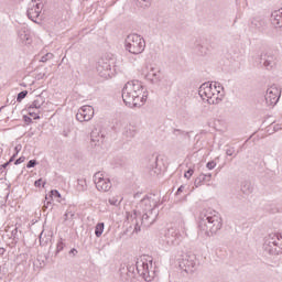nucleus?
Segmentation results:
<instances>
[{"label": "nucleus", "instance_id": "nucleus-42", "mask_svg": "<svg viewBox=\"0 0 282 282\" xmlns=\"http://www.w3.org/2000/svg\"><path fill=\"white\" fill-rule=\"evenodd\" d=\"M6 175H8V171L0 167V180H6Z\"/></svg>", "mask_w": 282, "mask_h": 282}, {"label": "nucleus", "instance_id": "nucleus-4", "mask_svg": "<svg viewBox=\"0 0 282 282\" xmlns=\"http://www.w3.org/2000/svg\"><path fill=\"white\" fill-rule=\"evenodd\" d=\"M198 228L205 232L206 237H213L221 230V216L213 209H203L198 216Z\"/></svg>", "mask_w": 282, "mask_h": 282}, {"label": "nucleus", "instance_id": "nucleus-62", "mask_svg": "<svg viewBox=\"0 0 282 282\" xmlns=\"http://www.w3.org/2000/svg\"><path fill=\"white\" fill-rule=\"evenodd\" d=\"M29 115H30V116H34V113H33V112H29Z\"/></svg>", "mask_w": 282, "mask_h": 282}, {"label": "nucleus", "instance_id": "nucleus-49", "mask_svg": "<svg viewBox=\"0 0 282 282\" xmlns=\"http://www.w3.org/2000/svg\"><path fill=\"white\" fill-rule=\"evenodd\" d=\"M194 186H196V188H199V186H202V181L199 178H196L194 182Z\"/></svg>", "mask_w": 282, "mask_h": 282}, {"label": "nucleus", "instance_id": "nucleus-38", "mask_svg": "<svg viewBox=\"0 0 282 282\" xmlns=\"http://www.w3.org/2000/svg\"><path fill=\"white\" fill-rule=\"evenodd\" d=\"M215 166H217V163L215 161H209L207 162L206 164V167L209 170V171H213V169H215Z\"/></svg>", "mask_w": 282, "mask_h": 282}, {"label": "nucleus", "instance_id": "nucleus-57", "mask_svg": "<svg viewBox=\"0 0 282 282\" xmlns=\"http://www.w3.org/2000/svg\"><path fill=\"white\" fill-rule=\"evenodd\" d=\"M14 160H15L14 156H11V158L9 159V161H8L9 164H12V162H14Z\"/></svg>", "mask_w": 282, "mask_h": 282}, {"label": "nucleus", "instance_id": "nucleus-5", "mask_svg": "<svg viewBox=\"0 0 282 282\" xmlns=\"http://www.w3.org/2000/svg\"><path fill=\"white\" fill-rule=\"evenodd\" d=\"M124 47L126 51L130 54L138 55L144 52V48L147 47V42L144 41V37H142L140 34L132 33L126 37Z\"/></svg>", "mask_w": 282, "mask_h": 282}, {"label": "nucleus", "instance_id": "nucleus-25", "mask_svg": "<svg viewBox=\"0 0 282 282\" xmlns=\"http://www.w3.org/2000/svg\"><path fill=\"white\" fill-rule=\"evenodd\" d=\"M77 191H79L80 193L87 191V180L79 178L77 181Z\"/></svg>", "mask_w": 282, "mask_h": 282}, {"label": "nucleus", "instance_id": "nucleus-18", "mask_svg": "<svg viewBox=\"0 0 282 282\" xmlns=\"http://www.w3.org/2000/svg\"><path fill=\"white\" fill-rule=\"evenodd\" d=\"M271 23L273 28H282V9L272 12Z\"/></svg>", "mask_w": 282, "mask_h": 282}, {"label": "nucleus", "instance_id": "nucleus-26", "mask_svg": "<svg viewBox=\"0 0 282 282\" xmlns=\"http://www.w3.org/2000/svg\"><path fill=\"white\" fill-rule=\"evenodd\" d=\"M251 25H253V28H257V30H261V28L265 25V22L259 18H256L252 20Z\"/></svg>", "mask_w": 282, "mask_h": 282}, {"label": "nucleus", "instance_id": "nucleus-29", "mask_svg": "<svg viewBox=\"0 0 282 282\" xmlns=\"http://www.w3.org/2000/svg\"><path fill=\"white\" fill-rule=\"evenodd\" d=\"M124 135L126 138H135V129L126 128Z\"/></svg>", "mask_w": 282, "mask_h": 282}, {"label": "nucleus", "instance_id": "nucleus-43", "mask_svg": "<svg viewBox=\"0 0 282 282\" xmlns=\"http://www.w3.org/2000/svg\"><path fill=\"white\" fill-rule=\"evenodd\" d=\"M234 154H235V148H228V149L226 150V155L231 156V155H234Z\"/></svg>", "mask_w": 282, "mask_h": 282}, {"label": "nucleus", "instance_id": "nucleus-50", "mask_svg": "<svg viewBox=\"0 0 282 282\" xmlns=\"http://www.w3.org/2000/svg\"><path fill=\"white\" fill-rule=\"evenodd\" d=\"M8 166H10L9 161H7L4 164L0 165V169H2V171H6V169H8Z\"/></svg>", "mask_w": 282, "mask_h": 282}, {"label": "nucleus", "instance_id": "nucleus-8", "mask_svg": "<svg viewBox=\"0 0 282 282\" xmlns=\"http://www.w3.org/2000/svg\"><path fill=\"white\" fill-rule=\"evenodd\" d=\"M182 239L184 236L176 228H170L165 231L164 241L167 246H180Z\"/></svg>", "mask_w": 282, "mask_h": 282}, {"label": "nucleus", "instance_id": "nucleus-39", "mask_svg": "<svg viewBox=\"0 0 282 282\" xmlns=\"http://www.w3.org/2000/svg\"><path fill=\"white\" fill-rule=\"evenodd\" d=\"M193 169H189L185 172L184 177H186V180H191V177H193Z\"/></svg>", "mask_w": 282, "mask_h": 282}, {"label": "nucleus", "instance_id": "nucleus-23", "mask_svg": "<svg viewBox=\"0 0 282 282\" xmlns=\"http://www.w3.org/2000/svg\"><path fill=\"white\" fill-rule=\"evenodd\" d=\"M195 52L198 54V56H206L208 48H206L202 43L196 42L195 44Z\"/></svg>", "mask_w": 282, "mask_h": 282}, {"label": "nucleus", "instance_id": "nucleus-3", "mask_svg": "<svg viewBox=\"0 0 282 282\" xmlns=\"http://www.w3.org/2000/svg\"><path fill=\"white\" fill-rule=\"evenodd\" d=\"M121 96L126 107H130V109L142 107L147 102L144 87L139 80L128 82L122 88Z\"/></svg>", "mask_w": 282, "mask_h": 282}, {"label": "nucleus", "instance_id": "nucleus-63", "mask_svg": "<svg viewBox=\"0 0 282 282\" xmlns=\"http://www.w3.org/2000/svg\"><path fill=\"white\" fill-rule=\"evenodd\" d=\"M14 232H17V229H14V230L12 231V235H14Z\"/></svg>", "mask_w": 282, "mask_h": 282}, {"label": "nucleus", "instance_id": "nucleus-19", "mask_svg": "<svg viewBox=\"0 0 282 282\" xmlns=\"http://www.w3.org/2000/svg\"><path fill=\"white\" fill-rule=\"evenodd\" d=\"M97 191H102L104 193H108L111 191V181L109 178H104L96 183Z\"/></svg>", "mask_w": 282, "mask_h": 282}, {"label": "nucleus", "instance_id": "nucleus-61", "mask_svg": "<svg viewBox=\"0 0 282 282\" xmlns=\"http://www.w3.org/2000/svg\"><path fill=\"white\" fill-rule=\"evenodd\" d=\"M134 197H135V198H137V197H140V194H135Z\"/></svg>", "mask_w": 282, "mask_h": 282}, {"label": "nucleus", "instance_id": "nucleus-1", "mask_svg": "<svg viewBox=\"0 0 282 282\" xmlns=\"http://www.w3.org/2000/svg\"><path fill=\"white\" fill-rule=\"evenodd\" d=\"M156 206L158 204L149 196H144L141 199L138 209H134L133 215L130 216L134 232H140L142 226L143 228H149L155 224L158 215H160V212L155 208Z\"/></svg>", "mask_w": 282, "mask_h": 282}, {"label": "nucleus", "instance_id": "nucleus-17", "mask_svg": "<svg viewBox=\"0 0 282 282\" xmlns=\"http://www.w3.org/2000/svg\"><path fill=\"white\" fill-rule=\"evenodd\" d=\"M97 72L101 78H107V76H111V65L107 62H99Z\"/></svg>", "mask_w": 282, "mask_h": 282}, {"label": "nucleus", "instance_id": "nucleus-7", "mask_svg": "<svg viewBox=\"0 0 282 282\" xmlns=\"http://www.w3.org/2000/svg\"><path fill=\"white\" fill-rule=\"evenodd\" d=\"M198 94L203 100L207 98L208 105H217L219 102V97L216 96L215 90L213 88V84L204 83L199 87Z\"/></svg>", "mask_w": 282, "mask_h": 282}, {"label": "nucleus", "instance_id": "nucleus-16", "mask_svg": "<svg viewBox=\"0 0 282 282\" xmlns=\"http://www.w3.org/2000/svg\"><path fill=\"white\" fill-rule=\"evenodd\" d=\"M18 36L21 43H25V45H30V43H32V34L30 32V29H28V26H22L18 31Z\"/></svg>", "mask_w": 282, "mask_h": 282}, {"label": "nucleus", "instance_id": "nucleus-60", "mask_svg": "<svg viewBox=\"0 0 282 282\" xmlns=\"http://www.w3.org/2000/svg\"><path fill=\"white\" fill-rule=\"evenodd\" d=\"M45 184H46V182H44V183L42 184L43 188H45Z\"/></svg>", "mask_w": 282, "mask_h": 282}, {"label": "nucleus", "instance_id": "nucleus-37", "mask_svg": "<svg viewBox=\"0 0 282 282\" xmlns=\"http://www.w3.org/2000/svg\"><path fill=\"white\" fill-rule=\"evenodd\" d=\"M39 162L36 160H30L26 164V169H34Z\"/></svg>", "mask_w": 282, "mask_h": 282}, {"label": "nucleus", "instance_id": "nucleus-46", "mask_svg": "<svg viewBox=\"0 0 282 282\" xmlns=\"http://www.w3.org/2000/svg\"><path fill=\"white\" fill-rule=\"evenodd\" d=\"M23 121L25 122V124H31L32 122V118L28 117L26 115L23 116Z\"/></svg>", "mask_w": 282, "mask_h": 282}, {"label": "nucleus", "instance_id": "nucleus-53", "mask_svg": "<svg viewBox=\"0 0 282 282\" xmlns=\"http://www.w3.org/2000/svg\"><path fill=\"white\" fill-rule=\"evenodd\" d=\"M205 176H206V182H210V177H213V174H205Z\"/></svg>", "mask_w": 282, "mask_h": 282}, {"label": "nucleus", "instance_id": "nucleus-59", "mask_svg": "<svg viewBox=\"0 0 282 282\" xmlns=\"http://www.w3.org/2000/svg\"><path fill=\"white\" fill-rule=\"evenodd\" d=\"M17 155H19V153L15 152L12 156H14V159H17Z\"/></svg>", "mask_w": 282, "mask_h": 282}, {"label": "nucleus", "instance_id": "nucleus-11", "mask_svg": "<svg viewBox=\"0 0 282 282\" xmlns=\"http://www.w3.org/2000/svg\"><path fill=\"white\" fill-rule=\"evenodd\" d=\"M94 118V108L91 106H83L76 113L78 122H89Z\"/></svg>", "mask_w": 282, "mask_h": 282}, {"label": "nucleus", "instance_id": "nucleus-48", "mask_svg": "<svg viewBox=\"0 0 282 282\" xmlns=\"http://www.w3.org/2000/svg\"><path fill=\"white\" fill-rule=\"evenodd\" d=\"M206 174H200L197 178L200 181V183L206 182Z\"/></svg>", "mask_w": 282, "mask_h": 282}, {"label": "nucleus", "instance_id": "nucleus-2", "mask_svg": "<svg viewBox=\"0 0 282 282\" xmlns=\"http://www.w3.org/2000/svg\"><path fill=\"white\" fill-rule=\"evenodd\" d=\"M149 263L150 265H153V258L150 256H141L137 258L135 265H127L121 267L119 269V273L121 276V280L124 282H130L131 279H135V271L139 274V276H142L144 281L151 282L153 280V272L151 274V270H149Z\"/></svg>", "mask_w": 282, "mask_h": 282}, {"label": "nucleus", "instance_id": "nucleus-31", "mask_svg": "<svg viewBox=\"0 0 282 282\" xmlns=\"http://www.w3.org/2000/svg\"><path fill=\"white\" fill-rule=\"evenodd\" d=\"M65 248V242H63V238H61L58 241H57V247H56V252L55 254H58V252H63Z\"/></svg>", "mask_w": 282, "mask_h": 282}, {"label": "nucleus", "instance_id": "nucleus-12", "mask_svg": "<svg viewBox=\"0 0 282 282\" xmlns=\"http://www.w3.org/2000/svg\"><path fill=\"white\" fill-rule=\"evenodd\" d=\"M274 61H276V57L270 52H262L259 56V63L263 65L265 69H272V67L276 65Z\"/></svg>", "mask_w": 282, "mask_h": 282}, {"label": "nucleus", "instance_id": "nucleus-24", "mask_svg": "<svg viewBox=\"0 0 282 282\" xmlns=\"http://www.w3.org/2000/svg\"><path fill=\"white\" fill-rule=\"evenodd\" d=\"M102 232H105V223H98L95 226V236L97 238H100V237H102Z\"/></svg>", "mask_w": 282, "mask_h": 282}, {"label": "nucleus", "instance_id": "nucleus-47", "mask_svg": "<svg viewBox=\"0 0 282 282\" xmlns=\"http://www.w3.org/2000/svg\"><path fill=\"white\" fill-rule=\"evenodd\" d=\"M185 188H186V186L181 185V186L177 188L175 195H180V193H184V189H185Z\"/></svg>", "mask_w": 282, "mask_h": 282}, {"label": "nucleus", "instance_id": "nucleus-56", "mask_svg": "<svg viewBox=\"0 0 282 282\" xmlns=\"http://www.w3.org/2000/svg\"><path fill=\"white\" fill-rule=\"evenodd\" d=\"M75 253H78V251H77L76 249H72V250L69 251V254H75Z\"/></svg>", "mask_w": 282, "mask_h": 282}, {"label": "nucleus", "instance_id": "nucleus-51", "mask_svg": "<svg viewBox=\"0 0 282 282\" xmlns=\"http://www.w3.org/2000/svg\"><path fill=\"white\" fill-rule=\"evenodd\" d=\"M52 204V200H47L46 204L42 207V210H47L48 206Z\"/></svg>", "mask_w": 282, "mask_h": 282}, {"label": "nucleus", "instance_id": "nucleus-13", "mask_svg": "<svg viewBox=\"0 0 282 282\" xmlns=\"http://www.w3.org/2000/svg\"><path fill=\"white\" fill-rule=\"evenodd\" d=\"M145 80H149L152 85H158L162 80V70L160 67L150 66L145 74Z\"/></svg>", "mask_w": 282, "mask_h": 282}, {"label": "nucleus", "instance_id": "nucleus-58", "mask_svg": "<svg viewBox=\"0 0 282 282\" xmlns=\"http://www.w3.org/2000/svg\"><path fill=\"white\" fill-rule=\"evenodd\" d=\"M34 120H41V116H35Z\"/></svg>", "mask_w": 282, "mask_h": 282}, {"label": "nucleus", "instance_id": "nucleus-14", "mask_svg": "<svg viewBox=\"0 0 282 282\" xmlns=\"http://www.w3.org/2000/svg\"><path fill=\"white\" fill-rule=\"evenodd\" d=\"M158 154H152L149 158L148 169L150 171V175L152 176L160 175V173H162V169L158 164Z\"/></svg>", "mask_w": 282, "mask_h": 282}, {"label": "nucleus", "instance_id": "nucleus-40", "mask_svg": "<svg viewBox=\"0 0 282 282\" xmlns=\"http://www.w3.org/2000/svg\"><path fill=\"white\" fill-rule=\"evenodd\" d=\"M74 217V213L67 210L64 215V220L67 221V219H72Z\"/></svg>", "mask_w": 282, "mask_h": 282}, {"label": "nucleus", "instance_id": "nucleus-45", "mask_svg": "<svg viewBox=\"0 0 282 282\" xmlns=\"http://www.w3.org/2000/svg\"><path fill=\"white\" fill-rule=\"evenodd\" d=\"M108 202H109L110 206H118V199H116V198H110V199H108Z\"/></svg>", "mask_w": 282, "mask_h": 282}, {"label": "nucleus", "instance_id": "nucleus-34", "mask_svg": "<svg viewBox=\"0 0 282 282\" xmlns=\"http://www.w3.org/2000/svg\"><path fill=\"white\" fill-rule=\"evenodd\" d=\"M54 58V54L46 53L44 56L41 57V63H47V61H52Z\"/></svg>", "mask_w": 282, "mask_h": 282}, {"label": "nucleus", "instance_id": "nucleus-54", "mask_svg": "<svg viewBox=\"0 0 282 282\" xmlns=\"http://www.w3.org/2000/svg\"><path fill=\"white\" fill-rule=\"evenodd\" d=\"M6 254V248H0V256L3 257Z\"/></svg>", "mask_w": 282, "mask_h": 282}, {"label": "nucleus", "instance_id": "nucleus-30", "mask_svg": "<svg viewBox=\"0 0 282 282\" xmlns=\"http://www.w3.org/2000/svg\"><path fill=\"white\" fill-rule=\"evenodd\" d=\"M28 97V90H22L17 96V102H22Z\"/></svg>", "mask_w": 282, "mask_h": 282}, {"label": "nucleus", "instance_id": "nucleus-41", "mask_svg": "<svg viewBox=\"0 0 282 282\" xmlns=\"http://www.w3.org/2000/svg\"><path fill=\"white\" fill-rule=\"evenodd\" d=\"M25 162V156H20L14 161L15 166H19V164H23Z\"/></svg>", "mask_w": 282, "mask_h": 282}, {"label": "nucleus", "instance_id": "nucleus-35", "mask_svg": "<svg viewBox=\"0 0 282 282\" xmlns=\"http://www.w3.org/2000/svg\"><path fill=\"white\" fill-rule=\"evenodd\" d=\"M139 6H141V8H149L151 6V0H137Z\"/></svg>", "mask_w": 282, "mask_h": 282}, {"label": "nucleus", "instance_id": "nucleus-33", "mask_svg": "<svg viewBox=\"0 0 282 282\" xmlns=\"http://www.w3.org/2000/svg\"><path fill=\"white\" fill-rule=\"evenodd\" d=\"M102 180H105V175L100 172L95 173L94 175V182L95 184H98V182H101Z\"/></svg>", "mask_w": 282, "mask_h": 282}, {"label": "nucleus", "instance_id": "nucleus-22", "mask_svg": "<svg viewBox=\"0 0 282 282\" xmlns=\"http://www.w3.org/2000/svg\"><path fill=\"white\" fill-rule=\"evenodd\" d=\"M44 104L45 100L43 99V97L39 96L29 107V111H32V109H41V107H43Z\"/></svg>", "mask_w": 282, "mask_h": 282}, {"label": "nucleus", "instance_id": "nucleus-15", "mask_svg": "<svg viewBox=\"0 0 282 282\" xmlns=\"http://www.w3.org/2000/svg\"><path fill=\"white\" fill-rule=\"evenodd\" d=\"M43 10V4L42 3H36L33 4L32 8H29L26 11V17H29V19L31 21L36 22L35 19H39V17H41V11Z\"/></svg>", "mask_w": 282, "mask_h": 282}, {"label": "nucleus", "instance_id": "nucleus-10", "mask_svg": "<svg viewBox=\"0 0 282 282\" xmlns=\"http://www.w3.org/2000/svg\"><path fill=\"white\" fill-rule=\"evenodd\" d=\"M281 98V88L276 85H272L267 89V94L264 96V100L269 107H274L279 99Z\"/></svg>", "mask_w": 282, "mask_h": 282}, {"label": "nucleus", "instance_id": "nucleus-9", "mask_svg": "<svg viewBox=\"0 0 282 282\" xmlns=\"http://www.w3.org/2000/svg\"><path fill=\"white\" fill-rule=\"evenodd\" d=\"M197 262H195V254H185L178 262V267L183 270V272H186V274H193Z\"/></svg>", "mask_w": 282, "mask_h": 282}, {"label": "nucleus", "instance_id": "nucleus-55", "mask_svg": "<svg viewBox=\"0 0 282 282\" xmlns=\"http://www.w3.org/2000/svg\"><path fill=\"white\" fill-rule=\"evenodd\" d=\"M14 151H15V153H19V151H21V145H17V147L14 148Z\"/></svg>", "mask_w": 282, "mask_h": 282}, {"label": "nucleus", "instance_id": "nucleus-20", "mask_svg": "<svg viewBox=\"0 0 282 282\" xmlns=\"http://www.w3.org/2000/svg\"><path fill=\"white\" fill-rule=\"evenodd\" d=\"M240 191L243 195H252L254 187H252V183H250V181H243L240 185Z\"/></svg>", "mask_w": 282, "mask_h": 282}, {"label": "nucleus", "instance_id": "nucleus-28", "mask_svg": "<svg viewBox=\"0 0 282 282\" xmlns=\"http://www.w3.org/2000/svg\"><path fill=\"white\" fill-rule=\"evenodd\" d=\"M215 91H216L217 96H219V94H221V91H224V86H221V84H219V82L214 83V93Z\"/></svg>", "mask_w": 282, "mask_h": 282}, {"label": "nucleus", "instance_id": "nucleus-27", "mask_svg": "<svg viewBox=\"0 0 282 282\" xmlns=\"http://www.w3.org/2000/svg\"><path fill=\"white\" fill-rule=\"evenodd\" d=\"M54 197H55V199L59 198L61 197V192H58L57 189H52L50 192L48 196L47 195L45 196V199H54Z\"/></svg>", "mask_w": 282, "mask_h": 282}, {"label": "nucleus", "instance_id": "nucleus-36", "mask_svg": "<svg viewBox=\"0 0 282 282\" xmlns=\"http://www.w3.org/2000/svg\"><path fill=\"white\" fill-rule=\"evenodd\" d=\"M173 135H188V132L180 129H174L173 130Z\"/></svg>", "mask_w": 282, "mask_h": 282}, {"label": "nucleus", "instance_id": "nucleus-64", "mask_svg": "<svg viewBox=\"0 0 282 282\" xmlns=\"http://www.w3.org/2000/svg\"><path fill=\"white\" fill-rule=\"evenodd\" d=\"M22 87H26L25 84H21Z\"/></svg>", "mask_w": 282, "mask_h": 282}, {"label": "nucleus", "instance_id": "nucleus-44", "mask_svg": "<svg viewBox=\"0 0 282 282\" xmlns=\"http://www.w3.org/2000/svg\"><path fill=\"white\" fill-rule=\"evenodd\" d=\"M41 184H43V178H39V180H36V181L34 182V186H35L36 188H41Z\"/></svg>", "mask_w": 282, "mask_h": 282}, {"label": "nucleus", "instance_id": "nucleus-6", "mask_svg": "<svg viewBox=\"0 0 282 282\" xmlns=\"http://www.w3.org/2000/svg\"><path fill=\"white\" fill-rule=\"evenodd\" d=\"M263 250L268 254H282V234H269L264 238Z\"/></svg>", "mask_w": 282, "mask_h": 282}, {"label": "nucleus", "instance_id": "nucleus-32", "mask_svg": "<svg viewBox=\"0 0 282 282\" xmlns=\"http://www.w3.org/2000/svg\"><path fill=\"white\" fill-rule=\"evenodd\" d=\"M50 243V237L43 236V232L40 234V246H47Z\"/></svg>", "mask_w": 282, "mask_h": 282}, {"label": "nucleus", "instance_id": "nucleus-21", "mask_svg": "<svg viewBox=\"0 0 282 282\" xmlns=\"http://www.w3.org/2000/svg\"><path fill=\"white\" fill-rule=\"evenodd\" d=\"M102 135H98V132L93 131L90 133V142L93 147H100V144H102Z\"/></svg>", "mask_w": 282, "mask_h": 282}, {"label": "nucleus", "instance_id": "nucleus-52", "mask_svg": "<svg viewBox=\"0 0 282 282\" xmlns=\"http://www.w3.org/2000/svg\"><path fill=\"white\" fill-rule=\"evenodd\" d=\"M62 135H64V138H68V137H69V131L64 130L63 133H62Z\"/></svg>", "mask_w": 282, "mask_h": 282}]
</instances>
